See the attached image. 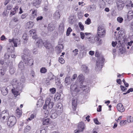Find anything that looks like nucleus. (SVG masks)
<instances>
[{"instance_id":"obj_17","label":"nucleus","mask_w":133,"mask_h":133,"mask_svg":"<svg viewBox=\"0 0 133 133\" xmlns=\"http://www.w3.org/2000/svg\"><path fill=\"white\" fill-rule=\"evenodd\" d=\"M1 92L2 94L4 96H6L8 94V91L6 87H4L2 88Z\"/></svg>"},{"instance_id":"obj_51","label":"nucleus","mask_w":133,"mask_h":133,"mask_svg":"<svg viewBox=\"0 0 133 133\" xmlns=\"http://www.w3.org/2000/svg\"><path fill=\"white\" fill-rule=\"evenodd\" d=\"M59 61L61 63L63 64L64 63V61L61 56H60L59 58Z\"/></svg>"},{"instance_id":"obj_13","label":"nucleus","mask_w":133,"mask_h":133,"mask_svg":"<svg viewBox=\"0 0 133 133\" xmlns=\"http://www.w3.org/2000/svg\"><path fill=\"white\" fill-rule=\"evenodd\" d=\"M84 124L83 122L79 123L78 125V129L81 131H83L84 129Z\"/></svg>"},{"instance_id":"obj_49","label":"nucleus","mask_w":133,"mask_h":133,"mask_svg":"<svg viewBox=\"0 0 133 133\" xmlns=\"http://www.w3.org/2000/svg\"><path fill=\"white\" fill-rule=\"evenodd\" d=\"M85 35L86 36L85 37V39H88H88L89 38H90L91 37L90 36V33H85Z\"/></svg>"},{"instance_id":"obj_32","label":"nucleus","mask_w":133,"mask_h":133,"mask_svg":"<svg viewBox=\"0 0 133 133\" xmlns=\"http://www.w3.org/2000/svg\"><path fill=\"white\" fill-rule=\"evenodd\" d=\"M49 119H45L43 120V125H47L49 123Z\"/></svg>"},{"instance_id":"obj_64","label":"nucleus","mask_w":133,"mask_h":133,"mask_svg":"<svg viewBox=\"0 0 133 133\" xmlns=\"http://www.w3.org/2000/svg\"><path fill=\"white\" fill-rule=\"evenodd\" d=\"M94 121L95 124H100V123L97 120V118H95L94 119Z\"/></svg>"},{"instance_id":"obj_25","label":"nucleus","mask_w":133,"mask_h":133,"mask_svg":"<svg viewBox=\"0 0 133 133\" xmlns=\"http://www.w3.org/2000/svg\"><path fill=\"white\" fill-rule=\"evenodd\" d=\"M9 44L10 45V46L7 49L8 52L9 53V52L12 53L14 52L15 48L14 46L12 45L11 46V44Z\"/></svg>"},{"instance_id":"obj_6","label":"nucleus","mask_w":133,"mask_h":133,"mask_svg":"<svg viewBox=\"0 0 133 133\" xmlns=\"http://www.w3.org/2000/svg\"><path fill=\"white\" fill-rule=\"evenodd\" d=\"M43 45L45 48L48 49L51 52L54 50V49L51 44L47 40L43 43Z\"/></svg>"},{"instance_id":"obj_12","label":"nucleus","mask_w":133,"mask_h":133,"mask_svg":"<svg viewBox=\"0 0 133 133\" xmlns=\"http://www.w3.org/2000/svg\"><path fill=\"white\" fill-rule=\"evenodd\" d=\"M77 100L75 98H73L72 99V105L73 109L74 110H76L77 105Z\"/></svg>"},{"instance_id":"obj_28","label":"nucleus","mask_w":133,"mask_h":133,"mask_svg":"<svg viewBox=\"0 0 133 133\" xmlns=\"http://www.w3.org/2000/svg\"><path fill=\"white\" fill-rule=\"evenodd\" d=\"M96 8V5L94 4H92L89 6V9L90 11H91L95 10Z\"/></svg>"},{"instance_id":"obj_46","label":"nucleus","mask_w":133,"mask_h":133,"mask_svg":"<svg viewBox=\"0 0 133 133\" xmlns=\"http://www.w3.org/2000/svg\"><path fill=\"white\" fill-rule=\"evenodd\" d=\"M60 98V96L58 94H56L54 97V99L56 101H57Z\"/></svg>"},{"instance_id":"obj_22","label":"nucleus","mask_w":133,"mask_h":133,"mask_svg":"<svg viewBox=\"0 0 133 133\" xmlns=\"http://www.w3.org/2000/svg\"><path fill=\"white\" fill-rule=\"evenodd\" d=\"M18 68L21 71L23 70L24 69V66L23 62L22 61L19 62L18 64Z\"/></svg>"},{"instance_id":"obj_33","label":"nucleus","mask_w":133,"mask_h":133,"mask_svg":"<svg viewBox=\"0 0 133 133\" xmlns=\"http://www.w3.org/2000/svg\"><path fill=\"white\" fill-rule=\"evenodd\" d=\"M28 59H29L28 58ZM26 64H27L29 66H31L33 64V60L32 59H29L28 60V62Z\"/></svg>"},{"instance_id":"obj_23","label":"nucleus","mask_w":133,"mask_h":133,"mask_svg":"<svg viewBox=\"0 0 133 133\" xmlns=\"http://www.w3.org/2000/svg\"><path fill=\"white\" fill-rule=\"evenodd\" d=\"M53 111H51V115L50 116L51 118L53 119H55L56 118L58 115L55 112H53Z\"/></svg>"},{"instance_id":"obj_20","label":"nucleus","mask_w":133,"mask_h":133,"mask_svg":"<svg viewBox=\"0 0 133 133\" xmlns=\"http://www.w3.org/2000/svg\"><path fill=\"white\" fill-rule=\"evenodd\" d=\"M14 88V89H12V91L15 96L16 97L20 94V93L19 92V91L17 90L16 88Z\"/></svg>"},{"instance_id":"obj_61","label":"nucleus","mask_w":133,"mask_h":133,"mask_svg":"<svg viewBox=\"0 0 133 133\" xmlns=\"http://www.w3.org/2000/svg\"><path fill=\"white\" fill-rule=\"evenodd\" d=\"M28 15V14L26 13H24L21 16V18L22 19L25 18Z\"/></svg>"},{"instance_id":"obj_44","label":"nucleus","mask_w":133,"mask_h":133,"mask_svg":"<svg viewBox=\"0 0 133 133\" xmlns=\"http://www.w3.org/2000/svg\"><path fill=\"white\" fill-rule=\"evenodd\" d=\"M31 128L30 126L27 125L25 128L24 130V131L25 132H28L29 131L31 130Z\"/></svg>"},{"instance_id":"obj_15","label":"nucleus","mask_w":133,"mask_h":133,"mask_svg":"<svg viewBox=\"0 0 133 133\" xmlns=\"http://www.w3.org/2000/svg\"><path fill=\"white\" fill-rule=\"evenodd\" d=\"M41 0H34L32 2L33 5L38 8V5L41 4Z\"/></svg>"},{"instance_id":"obj_37","label":"nucleus","mask_w":133,"mask_h":133,"mask_svg":"<svg viewBox=\"0 0 133 133\" xmlns=\"http://www.w3.org/2000/svg\"><path fill=\"white\" fill-rule=\"evenodd\" d=\"M29 32L31 36L36 35V31L34 29H32L30 30Z\"/></svg>"},{"instance_id":"obj_39","label":"nucleus","mask_w":133,"mask_h":133,"mask_svg":"<svg viewBox=\"0 0 133 133\" xmlns=\"http://www.w3.org/2000/svg\"><path fill=\"white\" fill-rule=\"evenodd\" d=\"M127 122L130 123L133 121V118L130 116H128L127 117Z\"/></svg>"},{"instance_id":"obj_11","label":"nucleus","mask_w":133,"mask_h":133,"mask_svg":"<svg viewBox=\"0 0 133 133\" xmlns=\"http://www.w3.org/2000/svg\"><path fill=\"white\" fill-rule=\"evenodd\" d=\"M22 32L21 29L19 30L17 28H15L14 30L13 34L16 36H19L22 33Z\"/></svg>"},{"instance_id":"obj_27","label":"nucleus","mask_w":133,"mask_h":133,"mask_svg":"<svg viewBox=\"0 0 133 133\" xmlns=\"http://www.w3.org/2000/svg\"><path fill=\"white\" fill-rule=\"evenodd\" d=\"M46 103L48 104L49 108L51 109L54 105V103L52 102H50L49 101H46Z\"/></svg>"},{"instance_id":"obj_24","label":"nucleus","mask_w":133,"mask_h":133,"mask_svg":"<svg viewBox=\"0 0 133 133\" xmlns=\"http://www.w3.org/2000/svg\"><path fill=\"white\" fill-rule=\"evenodd\" d=\"M82 71L83 72L88 73L89 70L88 67L86 66L83 65L82 66Z\"/></svg>"},{"instance_id":"obj_57","label":"nucleus","mask_w":133,"mask_h":133,"mask_svg":"<svg viewBox=\"0 0 133 133\" xmlns=\"http://www.w3.org/2000/svg\"><path fill=\"white\" fill-rule=\"evenodd\" d=\"M85 23L87 24H89L91 23V21L89 18H88L85 21Z\"/></svg>"},{"instance_id":"obj_41","label":"nucleus","mask_w":133,"mask_h":133,"mask_svg":"<svg viewBox=\"0 0 133 133\" xmlns=\"http://www.w3.org/2000/svg\"><path fill=\"white\" fill-rule=\"evenodd\" d=\"M78 50L77 49H75L72 52V54L75 56H76L78 54Z\"/></svg>"},{"instance_id":"obj_10","label":"nucleus","mask_w":133,"mask_h":133,"mask_svg":"<svg viewBox=\"0 0 133 133\" xmlns=\"http://www.w3.org/2000/svg\"><path fill=\"white\" fill-rule=\"evenodd\" d=\"M117 108L118 110L121 112H123L125 111V109L121 103H118L117 105Z\"/></svg>"},{"instance_id":"obj_26","label":"nucleus","mask_w":133,"mask_h":133,"mask_svg":"<svg viewBox=\"0 0 133 133\" xmlns=\"http://www.w3.org/2000/svg\"><path fill=\"white\" fill-rule=\"evenodd\" d=\"M19 83L17 79H14L12 81V85L13 87L14 88H15L16 86Z\"/></svg>"},{"instance_id":"obj_18","label":"nucleus","mask_w":133,"mask_h":133,"mask_svg":"<svg viewBox=\"0 0 133 133\" xmlns=\"http://www.w3.org/2000/svg\"><path fill=\"white\" fill-rule=\"evenodd\" d=\"M133 18V12L132 11H129L127 14V18L129 21L131 20Z\"/></svg>"},{"instance_id":"obj_52","label":"nucleus","mask_w":133,"mask_h":133,"mask_svg":"<svg viewBox=\"0 0 133 133\" xmlns=\"http://www.w3.org/2000/svg\"><path fill=\"white\" fill-rule=\"evenodd\" d=\"M56 108H63L62 105V104L60 103L57 104L56 105Z\"/></svg>"},{"instance_id":"obj_14","label":"nucleus","mask_w":133,"mask_h":133,"mask_svg":"<svg viewBox=\"0 0 133 133\" xmlns=\"http://www.w3.org/2000/svg\"><path fill=\"white\" fill-rule=\"evenodd\" d=\"M36 43V45H37L38 47L41 48L44 42H43L42 40L40 38H37Z\"/></svg>"},{"instance_id":"obj_21","label":"nucleus","mask_w":133,"mask_h":133,"mask_svg":"<svg viewBox=\"0 0 133 133\" xmlns=\"http://www.w3.org/2000/svg\"><path fill=\"white\" fill-rule=\"evenodd\" d=\"M59 11L58 10L56 11L54 14V17L55 19H58L60 17Z\"/></svg>"},{"instance_id":"obj_59","label":"nucleus","mask_w":133,"mask_h":133,"mask_svg":"<svg viewBox=\"0 0 133 133\" xmlns=\"http://www.w3.org/2000/svg\"><path fill=\"white\" fill-rule=\"evenodd\" d=\"M120 87L121 90L125 92L126 90H127V89L124 86L121 85L120 86Z\"/></svg>"},{"instance_id":"obj_58","label":"nucleus","mask_w":133,"mask_h":133,"mask_svg":"<svg viewBox=\"0 0 133 133\" xmlns=\"http://www.w3.org/2000/svg\"><path fill=\"white\" fill-rule=\"evenodd\" d=\"M16 13V10H12L10 13L9 15L10 16H12L13 15H14Z\"/></svg>"},{"instance_id":"obj_43","label":"nucleus","mask_w":133,"mask_h":133,"mask_svg":"<svg viewBox=\"0 0 133 133\" xmlns=\"http://www.w3.org/2000/svg\"><path fill=\"white\" fill-rule=\"evenodd\" d=\"M72 31V29H71L70 27H69L68 29L66 32V35L67 36H69L70 34V33Z\"/></svg>"},{"instance_id":"obj_1","label":"nucleus","mask_w":133,"mask_h":133,"mask_svg":"<svg viewBox=\"0 0 133 133\" xmlns=\"http://www.w3.org/2000/svg\"><path fill=\"white\" fill-rule=\"evenodd\" d=\"M30 54L31 52L29 49L26 48L24 49L23 54L21 56V57L25 63L28 62V59L29 58Z\"/></svg>"},{"instance_id":"obj_9","label":"nucleus","mask_w":133,"mask_h":133,"mask_svg":"<svg viewBox=\"0 0 133 133\" xmlns=\"http://www.w3.org/2000/svg\"><path fill=\"white\" fill-rule=\"evenodd\" d=\"M116 4L117 9L119 10L123 9L124 5V2L121 1L117 2Z\"/></svg>"},{"instance_id":"obj_40","label":"nucleus","mask_w":133,"mask_h":133,"mask_svg":"<svg viewBox=\"0 0 133 133\" xmlns=\"http://www.w3.org/2000/svg\"><path fill=\"white\" fill-rule=\"evenodd\" d=\"M127 123L128 122L127 120L124 121H121L120 124L121 126H123L127 124Z\"/></svg>"},{"instance_id":"obj_29","label":"nucleus","mask_w":133,"mask_h":133,"mask_svg":"<svg viewBox=\"0 0 133 133\" xmlns=\"http://www.w3.org/2000/svg\"><path fill=\"white\" fill-rule=\"evenodd\" d=\"M64 30V24L63 23H61L59 27V30L61 32H63Z\"/></svg>"},{"instance_id":"obj_47","label":"nucleus","mask_w":133,"mask_h":133,"mask_svg":"<svg viewBox=\"0 0 133 133\" xmlns=\"http://www.w3.org/2000/svg\"><path fill=\"white\" fill-rule=\"evenodd\" d=\"M131 2H132L131 1L129 0L125 2L126 6L128 7H130Z\"/></svg>"},{"instance_id":"obj_55","label":"nucleus","mask_w":133,"mask_h":133,"mask_svg":"<svg viewBox=\"0 0 133 133\" xmlns=\"http://www.w3.org/2000/svg\"><path fill=\"white\" fill-rule=\"evenodd\" d=\"M27 24L28 25H29V27L31 28L34 25V23L32 21H30L29 22H28L27 23Z\"/></svg>"},{"instance_id":"obj_56","label":"nucleus","mask_w":133,"mask_h":133,"mask_svg":"<svg viewBox=\"0 0 133 133\" xmlns=\"http://www.w3.org/2000/svg\"><path fill=\"white\" fill-rule=\"evenodd\" d=\"M117 20L118 22L121 23L122 22L123 19L121 17H118L117 18Z\"/></svg>"},{"instance_id":"obj_35","label":"nucleus","mask_w":133,"mask_h":133,"mask_svg":"<svg viewBox=\"0 0 133 133\" xmlns=\"http://www.w3.org/2000/svg\"><path fill=\"white\" fill-rule=\"evenodd\" d=\"M10 53L8 52L5 53L4 55V59L5 60L8 59L10 57Z\"/></svg>"},{"instance_id":"obj_50","label":"nucleus","mask_w":133,"mask_h":133,"mask_svg":"<svg viewBox=\"0 0 133 133\" xmlns=\"http://www.w3.org/2000/svg\"><path fill=\"white\" fill-rule=\"evenodd\" d=\"M40 72L42 73H45L46 72V69L45 68H42L40 70Z\"/></svg>"},{"instance_id":"obj_4","label":"nucleus","mask_w":133,"mask_h":133,"mask_svg":"<svg viewBox=\"0 0 133 133\" xmlns=\"http://www.w3.org/2000/svg\"><path fill=\"white\" fill-rule=\"evenodd\" d=\"M16 122V118L14 116L10 117L8 119L7 123L8 126L11 127L14 126Z\"/></svg>"},{"instance_id":"obj_45","label":"nucleus","mask_w":133,"mask_h":133,"mask_svg":"<svg viewBox=\"0 0 133 133\" xmlns=\"http://www.w3.org/2000/svg\"><path fill=\"white\" fill-rule=\"evenodd\" d=\"M22 38L24 40V41H26V42L27 41L28 39V37L27 36L26 34H23L22 36Z\"/></svg>"},{"instance_id":"obj_2","label":"nucleus","mask_w":133,"mask_h":133,"mask_svg":"<svg viewBox=\"0 0 133 133\" xmlns=\"http://www.w3.org/2000/svg\"><path fill=\"white\" fill-rule=\"evenodd\" d=\"M105 30L103 27L99 26L97 29V37L99 38L103 37L104 36L105 34Z\"/></svg>"},{"instance_id":"obj_30","label":"nucleus","mask_w":133,"mask_h":133,"mask_svg":"<svg viewBox=\"0 0 133 133\" xmlns=\"http://www.w3.org/2000/svg\"><path fill=\"white\" fill-rule=\"evenodd\" d=\"M77 79L79 80L80 81L82 82L84 79V76L82 74H81L79 75L77 78Z\"/></svg>"},{"instance_id":"obj_53","label":"nucleus","mask_w":133,"mask_h":133,"mask_svg":"<svg viewBox=\"0 0 133 133\" xmlns=\"http://www.w3.org/2000/svg\"><path fill=\"white\" fill-rule=\"evenodd\" d=\"M78 25L79 27L82 30H84V26L82 24V23L81 22H79Z\"/></svg>"},{"instance_id":"obj_62","label":"nucleus","mask_w":133,"mask_h":133,"mask_svg":"<svg viewBox=\"0 0 133 133\" xmlns=\"http://www.w3.org/2000/svg\"><path fill=\"white\" fill-rule=\"evenodd\" d=\"M4 69H0V74L3 75L4 74Z\"/></svg>"},{"instance_id":"obj_19","label":"nucleus","mask_w":133,"mask_h":133,"mask_svg":"<svg viewBox=\"0 0 133 133\" xmlns=\"http://www.w3.org/2000/svg\"><path fill=\"white\" fill-rule=\"evenodd\" d=\"M55 28V27L53 24L51 23H50L49 24L48 27V31L50 32H52L54 30Z\"/></svg>"},{"instance_id":"obj_48","label":"nucleus","mask_w":133,"mask_h":133,"mask_svg":"<svg viewBox=\"0 0 133 133\" xmlns=\"http://www.w3.org/2000/svg\"><path fill=\"white\" fill-rule=\"evenodd\" d=\"M63 46L62 44L59 45L57 47V49L59 50L60 52L61 51V49H63Z\"/></svg>"},{"instance_id":"obj_31","label":"nucleus","mask_w":133,"mask_h":133,"mask_svg":"<svg viewBox=\"0 0 133 133\" xmlns=\"http://www.w3.org/2000/svg\"><path fill=\"white\" fill-rule=\"evenodd\" d=\"M55 112L59 115H60L63 111V108H56Z\"/></svg>"},{"instance_id":"obj_3","label":"nucleus","mask_w":133,"mask_h":133,"mask_svg":"<svg viewBox=\"0 0 133 133\" xmlns=\"http://www.w3.org/2000/svg\"><path fill=\"white\" fill-rule=\"evenodd\" d=\"M104 59L102 57L99 58L97 61H96V69L97 71L100 70L102 68L103 62Z\"/></svg>"},{"instance_id":"obj_63","label":"nucleus","mask_w":133,"mask_h":133,"mask_svg":"<svg viewBox=\"0 0 133 133\" xmlns=\"http://www.w3.org/2000/svg\"><path fill=\"white\" fill-rule=\"evenodd\" d=\"M81 37L82 39H83L84 37V33L83 32H81L80 33Z\"/></svg>"},{"instance_id":"obj_8","label":"nucleus","mask_w":133,"mask_h":133,"mask_svg":"<svg viewBox=\"0 0 133 133\" xmlns=\"http://www.w3.org/2000/svg\"><path fill=\"white\" fill-rule=\"evenodd\" d=\"M96 40L99 42L101 41V40L99 39V38H98L97 35L96 36L95 38L93 37H91L89 38L88 41L91 43H94L95 42Z\"/></svg>"},{"instance_id":"obj_54","label":"nucleus","mask_w":133,"mask_h":133,"mask_svg":"<svg viewBox=\"0 0 133 133\" xmlns=\"http://www.w3.org/2000/svg\"><path fill=\"white\" fill-rule=\"evenodd\" d=\"M77 75L76 74H74L72 77L71 78V80L72 81H73L77 78Z\"/></svg>"},{"instance_id":"obj_42","label":"nucleus","mask_w":133,"mask_h":133,"mask_svg":"<svg viewBox=\"0 0 133 133\" xmlns=\"http://www.w3.org/2000/svg\"><path fill=\"white\" fill-rule=\"evenodd\" d=\"M25 82V79L24 77V76H22L19 82H21V83H22L24 85V84Z\"/></svg>"},{"instance_id":"obj_38","label":"nucleus","mask_w":133,"mask_h":133,"mask_svg":"<svg viewBox=\"0 0 133 133\" xmlns=\"http://www.w3.org/2000/svg\"><path fill=\"white\" fill-rule=\"evenodd\" d=\"M70 78L69 76H67L65 79V82L67 84H69L70 83Z\"/></svg>"},{"instance_id":"obj_36","label":"nucleus","mask_w":133,"mask_h":133,"mask_svg":"<svg viewBox=\"0 0 133 133\" xmlns=\"http://www.w3.org/2000/svg\"><path fill=\"white\" fill-rule=\"evenodd\" d=\"M125 51V49L124 48L121 47L119 49L118 51L121 54H122L123 53H124Z\"/></svg>"},{"instance_id":"obj_34","label":"nucleus","mask_w":133,"mask_h":133,"mask_svg":"<svg viewBox=\"0 0 133 133\" xmlns=\"http://www.w3.org/2000/svg\"><path fill=\"white\" fill-rule=\"evenodd\" d=\"M9 72L11 74H13L15 72V69L13 66H11L10 67L9 69Z\"/></svg>"},{"instance_id":"obj_7","label":"nucleus","mask_w":133,"mask_h":133,"mask_svg":"<svg viewBox=\"0 0 133 133\" xmlns=\"http://www.w3.org/2000/svg\"><path fill=\"white\" fill-rule=\"evenodd\" d=\"M9 41L10 43L13 42L14 44V46L15 47L17 46V44L19 45L20 43V39H9Z\"/></svg>"},{"instance_id":"obj_60","label":"nucleus","mask_w":133,"mask_h":133,"mask_svg":"<svg viewBox=\"0 0 133 133\" xmlns=\"http://www.w3.org/2000/svg\"><path fill=\"white\" fill-rule=\"evenodd\" d=\"M50 91L53 94H54L56 92V90L55 88H52L50 89Z\"/></svg>"},{"instance_id":"obj_5","label":"nucleus","mask_w":133,"mask_h":133,"mask_svg":"<svg viewBox=\"0 0 133 133\" xmlns=\"http://www.w3.org/2000/svg\"><path fill=\"white\" fill-rule=\"evenodd\" d=\"M79 91L76 84H72L70 86V91L73 96H75Z\"/></svg>"},{"instance_id":"obj_16","label":"nucleus","mask_w":133,"mask_h":133,"mask_svg":"<svg viewBox=\"0 0 133 133\" xmlns=\"http://www.w3.org/2000/svg\"><path fill=\"white\" fill-rule=\"evenodd\" d=\"M23 86L24 85L22 83H21V82H19L18 84L16 86L15 88L18 91H21L24 87Z\"/></svg>"}]
</instances>
